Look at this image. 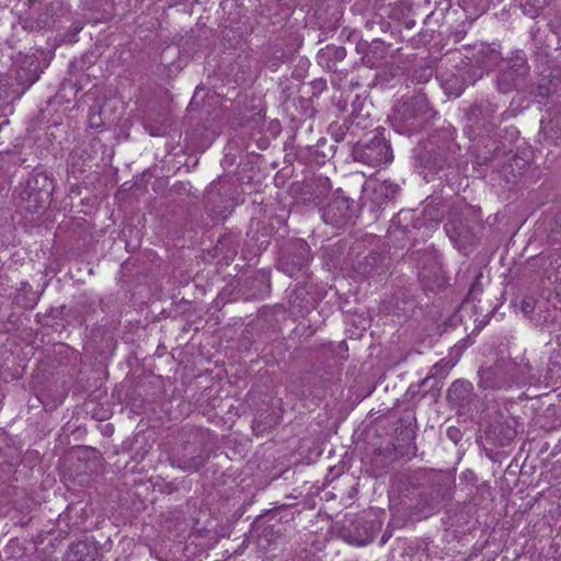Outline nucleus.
<instances>
[{
  "label": "nucleus",
  "mask_w": 561,
  "mask_h": 561,
  "mask_svg": "<svg viewBox=\"0 0 561 561\" xmlns=\"http://www.w3.org/2000/svg\"><path fill=\"white\" fill-rule=\"evenodd\" d=\"M516 99H513L510 107L496 114L499 106L489 99H477L466 111L467 130L469 136L479 142L488 139L491 144H485L477 153V163L485 165L491 163L502 151L500 141L493 139L500 124L516 116Z\"/></svg>",
  "instance_id": "obj_1"
},
{
  "label": "nucleus",
  "mask_w": 561,
  "mask_h": 561,
  "mask_svg": "<svg viewBox=\"0 0 561 561\" xmlns=\"http://www.w3.org/2000/svg\"><path fill=\"white\" fill-rule=\"evenodd\" d=\"M363 61L367 64L369 67H374L375 64L368 58V56L363 57Z\"/></svg>",
  "instance_id": "obj_28"
},
{
  "label": "nucleus",
  "mask_w": 561,
  "mask_h": 561,
  "mask_svg": "<svg viewBox=\"0 0 561 561\" xmlns=\"http://www.w3.org/2000/svg\"><path fill=\"white\" fill-rule=\"evenodd\" d=\"M417 499L415 504L413 505L412 510L414 514H417L422 517H427L433 515L437 510H430V507H426L427 505H431L432 503L430 496H424V492L421 490H417Z\"/></svg>",
  "instance_id": "obj_23"
},
{
  "label": "nucleus",
  "mask_w": 561,
  "mask_h": 561,
  "mask_svg": "<svg viewBox=\"0 0 561 561\" xmlns=\"http://www.w3.org/2000/svg\"><path fill=\"white\" fill-rule=\"evenodd\" d=\"M310 261V248L304 240L289 243L278 261V268L290 277L304 272Z\"/></svg>",
  "instance_id": "obj_11"
},
{
  "label": "nucleus",
  "mask_w": 561,
  "mask_h": 561,
  "mask_svg": "<svg viewBox=\"0 0 561 561\" xmlns=\"http://www.w3.org/2000/svg\"><path fill=\"white\" fill-rule=\"evenodd\" d=\"M357 210L355 201L346 197L342 191H336L322 208V219L327 225L341 228L352 221Z\"/></svg>",
  "instance_id": "obj_9"
},
{
  "label": "nucleus",
  "mask_w": 561,
  "mask_h": 561,
  "mask_svg": "<svg viewBox=\"0 0 561 561\" xmlns=\"http://www.w3.org/2000/svg\"><path fill=\"white\" fill-rule=\"evenodd\" d=\"M528 308H529V309H531L530 305H529V304H527V302H524V304H523V310H524L525 312H527V311H528Z\"/></svg>",
  "instance_id": "obj_31"
},
{
  "label": "nucleus",
  "mask_w": 561,
  "mask_h": 561,
  "mask_svg": "<svg viewBox=\"0 0 561 561\" xmlns=\"http://www.w3.org/2000/svg\"><path fill=\"white\" fill-rule=\"evenodd\" d=\"M546 140L554 146L561 144V112L556 113L542 128Z\"/></svg>",
  "instance_id": "obj_22"
},
{
  "label": "nucleus",
  "mask_w": 561,
  "mask_h": 561,
  "mask_svg": "<svg viewBox=\"0 0 561 561\" xmlns=\"http://www.w3.org/2000/svg\"><path fill=\"white\" fill-rule=\"evenodd\" d=\"M472 57L479 66L485 69L494 68L502 60L501 53L485 44H481Z\"/></svg>",
  "instance_id": "obj_19"
},
{
  "label": "nucleus",
  "mask_w": 561,
  "mask_h": 561,
  "mask_svg": "<svg viewBox=\"0 0 561 561\" xmlns=\"http://www.w3.org/2000/svg\"><path fill=\"white\" fill-rule=\"evenodd\" d=\"M355 161L377 168L392 160L389 141L377 129L369 133V138L352 149Z\"/></svg>",
  "instance_id": "obj_6"
},
{
  "label": "nucleus",
  "mask_w": 561,
  "mask_h": 561,
  "mask_svg": "<svg viewBox=\"0 0 561 561\" xmlns=\"http://www.w3.org/2000/svg\"><path fill=\"white\" fill-rule=\"evenodd\" d=\"M512 135L516 134V129L511 130Z\"/></svg>",
  "instance_id": "obj_32"
},
{
  "label": "nucleus",
  "mask_w": 561,
  "mask_h": 561,
  "mask_svg": "<svg viewBox=\"0 0 561 561\" xmlns=\"http://www.w3.org/2000/svg\"><path fill=\"white\" fill-rule=\"evenodd\" d=\"M488 438L492 439L495 445L507 446L516 437V430L506 422L495 421L486 431Z\"/></svg>",
  "instance_id": "obj_18"
},
{
  "label": "nucleus",
  "mask_w": 561,
  "mask_h": 561,
  "mask_svg": "<svg viewBox=\"0 0 561 561\" xmlns=\"http://www.w3.org/2000/svg\"><path fill=\"white\" fill-rule=\"evenodd\" d=\"M445 230L450 239L457 242L467 243L471 241V231L468 225L456 211L449 213L448 220L445 224Z\"/></svg>",
  "instance_id": "obj_17"
},
{
  "label": "nucleus",
  "mask_w": 561,
  "mask_h": 561,
  "mask_svg": "<svg viewBox=\"0 0 561 561\" xmlns=\"http://www.w3.org/2000/svg\"><path fill=\"white\" fill-rule=\"evenodd\" d=\"M400 192V185L391 180L370 181L364 186V204L369 203L373 213H381L392 204Z\"/></svg>",
  "instance_id": "obj_10"
},
{
  "label": "nucleus",
  "mask_w": 561,
  "mask_h": 561,
  "mask_svg": "<svg viewBox=\"0 0 561 561\" xmlns=\"http://www.w3.org/2000/svg\"><path fill=\"white\" fill-rule=\"evenodd\" d=\"M422 266L419 271V279L425 293H438L447 285L445 273L434 253L423 254Z\"/></svg>",
  "instance_id": "obj_12"
},
{
  "label": "nucleus",
  "mask_w": 561,
  "mask_h": 561,
  "mask_svg": "<svg viewBox=\"0 0 561 561\" xmlns=\"http://www.w3.org/2000/svg\"><path fill=\"white\" fill-rule=\"evenodd\" d=\"M556 89V84L553 83V80L543 78L541 79L538 84L536 85V90H533V85L528 90L529 93H534L536 96L540 98H547L550 95L551 92H553Z\"/></svg>",
  "instance_id": "obj_24"
},
{
  "label": "nucleus",
  "mask_w": 561,
  "mask_h": 561,
  "mask_svg": "<svg viewBox=\"0 0 561 561\" xmlns=\"http://www.w3.org/2000/svg\"><path fill=\"white\" fill-rule=\"evenodd\" d=\"M551 237L553 238L554 241L561 242V234L558 236L554 231H552L551 232Z\"/></svg>",
  "instance_id": "obj_29"
},
{
  "label": "nucleus",
  "mask_w": 561,
  "mask_h": 561,
  "mask_svg": "<svg viewBox=\"0 0 561 561\" xmlns=\"http://www.w3.org/2000/svg\"><path fill=\"white\" fill-rule=\"evenodd\" d=\"M328 54L335 60H343L346 56V49L342 46H328Z\"/></svg>",
  "instance_id": "obj_26"
},
{
  "label": "nucleus",
  "mask_w": 561,
  "mask_h": 561,
  "mask_svg": "<svg viewBox=\"0 0 561 561\" xmlns=\"http://www.w3.org/2000/svg\"><path fill=\"white\" fill-rule=\"evenodd\" d=\"M366 128L365 118L360 116L346 118V131L348 130L350 137L348 145L352 146V149L363 141V136L369 137V134L365 133Z\"/></svg>",
  "instance_id": "obj_20"
},
{
  "label": "nucleus",
  "mask_w": 561,
  "mask_h": 561,
  "mask_svg": "<svg viewBox=\"0 0 561 561\" xmlns=\"http://www.w3.org/2000/svg\"><path fill=\"white\" fill-rule=\"evenodd\" d=\"M330 133L336 142L345 141L348 145V130L346 131V119L342 124H331Z\"/></svg>",
  "instance_id": "obj_25"
},
{
  "label": "nucleus",
  "mask_w": 561,
  "mask_h": 561,
  "mask_svg": "<svg viewBox=\"0 0 561 561\" xmlns=\"http://www.w3.org/2000/svg\"><path fill=\"white\" fill-rule=\"evenodd\" d=\"M495 85L499 92L510 93L517 92L515 107L522 105L523 94L528 93L531 87L530 68L527 60L516 55L511 58L500 70L496 76Z\"/></svg>",
  "instance_id": "obj_5"
},
{
  "label": "nucleus",
  "mask_w": 561,
  "mask_h": 561,
  "mask_svg": "<svg viewBox=\"0 0 561 561\" xmlns=\"http://www.w3.org/2000/svg\"><path fill=\"white\" fill-rule=\"evenodd\" d=\"M435 116L424 94H416L402 100L394 108L393 128L399 134H413L422 130Z\"/></svg>",
  "instance_id": "obj_4"
},
{
  "label": "nucleus",
  "mask_w": 561,
  "mask_h": 561,
  "mask_svg": "<svg viewBox=\"0 0 561 561\" xmlns=\"http://www.w3.org/2000/svg\"><path fill=\"white\" fill-rule=\"evenodd\" d=\"M479 377V386L490 390H508L513 385L531 383L536 379L529 360L525 358L520 362L501 358L489 367L480 368Z\"/></svg>",
  "instance_id": "obj_2"
},
{
  "label": "nucleus",
  "mask_w": 561,
  "mask_h": 561,
  "mask_svg": "<svg viewBox=\"0 0 561 561\" xmlns=\"http://www.w3.org/2000/svg\"><path fill=\"white\" fill-rule=\"evenodd\" d=\"M207 455L199 442L187 443L183 446V454L178 459V467L185 471H196L206 461Z\"/></svg>",
  "instance_id": "obj_15"
},
{
  "label": "nucleus",
  "mask_w": 561,
  "mask_h": 561,
  "mask_svg": "<svg viewBox=\"0 0 561 561\" xmlns=\"http://www.w3.org/2000/svg\"><path fill=\"white\" fill-rule=\"evenodd\" d=\"M546 4H547V1H546V0H542L541 2L539 1V2H538V4H537V8H538V9H541V8H543Z\"/></svg>",
  "instance_id": "obj_30"
},
{
  "label": "nucleus",
  "mask_w": 561,
  "mask_h": 561,
  "mask_svg": "<svg viewBox=\"0 0 561 561\" xmlns=\"http://www.w3.org/2000/svg\"><path fill=\"white\" fill-rule=\"evenodd\" d=\"M408 484L414 490L424 492V496L431 497L430 510H439L447 496V489L443 484V478L433 471H419L407 479Z\"/></svg>",
  "instance_id": "obj_8"
},
{
  "label": "nucleus",
  "mask_w": 561,
  "mask_h": 561,
  "mask_svg": "<svg viewBox=\"0 0 561 561\" xmlns=\"http://www.w3.org/2000/svg\"><path fill=\"white\" fill-rule=\"evenodd\" d=\"M389 270V259L379 253L370 252L362 259H357L353 264V271L356 276L362 278H375L385 275Z\"/></svg>",
  "instance_id": "obj_13"
},
{
  "label": "nucleus",
  "mask_w": 561,
  "mask_h": 561,
  "mask_svg": "<svg viewBox=\"0 0 561 561\" xmlns=\"http://www.w3.org/2000/svg\"><path fill=\"white\" fill-rule=\"evenodd\" d=\"M482 277V274L479 273L477 276H476V279L474 282L472 283L471 287H470V290H469V296L472 298V299H476V295L477 294H480L482 293V286H481V283H480V278Z\"/></svg>",
  "instance_id": "obj_27"
},
{
  "label": "nucleus",
  "mask_w": 561,
  "mask_h": 561,
  "mask_svg": "<svg viewBox=\"0 0 561 561\" xmlns=\"http://www.w3.org/2000/svg\"><path fill=\"white\" fill-rule=\"evenodd\" d=\"M380 528V522L370 518V514H360L343 522L340 536L352 545L365 546L373 541Z\"/></svg>",
  "instance_id": "obj_7"
},
{
  "label": "nucleus",
  "mask_w": 561,
  "mask_h": 561,
  "mask_svg": "<svg viewBox=\"0 0 561 561\" xmlns=\"http://www.w3.org/2000/svg\"><path fill=\"white\" fill-rule=\"evenodd\" d=\"M423 216L431 225H438L445 216V205L443 201L435 198L427 202L423 208Z\"/></svg>",
  "instance_id": "obj_21"
},
{
  "label": "nucleus",
  "mask_w": 561,
  "mask_h": 561,
  "mask_svg": "<svg viewBox=\"0 0 561 561\" xmlns=\"http://www.w3.org/2000/svg\"><path fill=\"white\" fill-rule=\"evenodd\" d=\"M459 150L460 147L456 144L453 134L448 129H440L422 144L417 161L424 169L438 172L454 167Z\"/></svg>",
  "instance_id": "obj_3"
},
{
  "label": "nucleus",
  "mask_w": 561,
  "mask_h": 561,
  "mask_svg": "<svg viewBox=\"0 0 561 561\" xmlns=\"http://www.w3.org/2000/svg\"><path fill=\"white\" fill-rule=\"evenodd\" d=\"M443 367V363L436 364L433 366V373L422 379L419 383L412 385L409 388V391L412 396H420V398L430 397L432 401H436L440 396V380L437 378L436 374H438V369Z\"/></svg>",
  "instance_id": "obj_16"
},
{
  "label": "nucleus",
  "mask_w": 561,
  "mask_h": 561,
  "mask_svg": "<svg viewBox=\"0 0 561 561\" xmlns=\"http://www.w3.org/2000/svg\"><path fill=\"white\" fill-rule=\"evenodd\" d=\"M447 400L460 413L469 412L477 402L472 383L462 379L454 381L447 391Z\"/></svg>",
  "instance_id": "obj_14"
}]
</instances>
